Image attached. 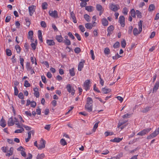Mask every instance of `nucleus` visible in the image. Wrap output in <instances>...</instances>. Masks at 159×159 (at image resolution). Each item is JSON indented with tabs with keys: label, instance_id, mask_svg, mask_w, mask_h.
<instances>
[{
	"label": "nucleus",
	"instance_id": "nucleus-20",
	"mask_svg": "<svg viewBox=\"0 0 159 159\" xmlns=\"http://www.w3.org/2000/svg\"><path fill=\"white\" fill-rule=\"evenodd\" d=\"M123 138H115L113 139H111L110 141L112 142L119 143L122 140Z\"/></svg>",
	"mask_w": 159,
	"mask_h": 159
},
{
	"label": "nucleus",
	"instance_id": "nucleus-10",
	"mask_svg": "<svg viewBox=\"0 0 159 159\" xmlns=\"http://www.w3.org/2000/svg\"><path fill=\"white\" fill-rule=\"evenodd\" d=\"M49 13L50 16L52 17H54V18L57 17V11L56 10H54L53 11H49Z\"/></svg>",
	"mask_w": 159,
	"mask_h": 159
},
{
	"label": "nucleus",
	"instance_id": "nucleus-30",
	"mask_svg": "<svg viewBox=\"0 0 159 159\" xmlns=\"http://www.w3.org/2000/svg\"><path fill=\"white\" fill-rule=\"evenodd\" d=\"M131 16L133 17L134 18H135L136 17V13L135 10L134 9H132L130 11Z\"/></svg>",
	"mask_w": 159,
	"mask_h": 159
},
{
	"label": "nucleus",
	"instance_id": "nucleus-42",
	"mask_svg": "<svg viewBox=\"0 0 159 159\" xmlns=\"http://www.w3.org/2000/svg\"><path fill=\"white\" fill-rule=\"evenodd\" d=\"M6 54L8 56H11V50L8 49H7L6 50Z\"/></svg>",
	"mask_w": 159,
	"mask_h": 159
},
{
	"label": "nucleus",
	"instance_id": "nucleus-43",
	"mask_svg": "<svg viewBox=\"0 0 159 159\" xmlns=\"http://www.w3.org/2000/svg\"><path fill=\"white\" fill-rule=\"evenodd\" d=\"M126 44V41L125 39H123L121 42V46L123 48H125Z\"/></svg>",
	"mask_w": 159,
	"mask_h": 159
},
{
	"label": "nucleus",
	"instance_id": "nucleus-15",
	"mask_svg": "<svg viewBox=\"0 0 159 159\" xmlns=\"http://www.w3.org/2000/svg\"><path fill=\"white\" fill-rule=\"evenodd\" d=\"M6 125L7 123L5 120L2 118L0 121V125L2 127L4 128L6 126Z\"/></svg>",
	"mask_w": 159,
	"mask_h": 159
},
{
	"label": "nucleus",
	"instance_id": "nucleus-45",
	"mask_svg": "<svg viewBox=\"0 0 159 159\" xmlns=\"http://www.w3.org/2000/svg\"><path fill=\"white\" fill-rule=\"evenodd\" d=\"M20 63L21 65V66H22V68H24V60L23 58L21 57V56H20Z\"/></svg>",
	"mask_w": 159,
	"mask_h": 159
},
{
	"label": "nucleus",
	"instance_id": "nucleus-27",
	"mask_svg": "<svg viewBox=\"0 0 159 159\" xmlns=\"http://www.w3.org/2000/svg\"><path fill=\"white\" fill-rule=\"evenodd\" d=\"M102 90L103 93L106 94L109 93L111 90L109 89H107L105 88H102Z\"/></svg>",
	"mask_w": 159,
	"mask_h": 159
},
{
	"label": "nucleus",
	"instance_id": "nucleus-60",
	"mask_svg": "<svg viewBox=\"0 0 159 159\" xmlns=\"http://www.w3.org/2000/svg\"><path fill=\"white\" fill-rule=\"evenodd\" d=\"M87 2H82L80 4V6L82 7H85L86 6V5H87Z\"/></svg>",
	"mask_w": 159,
	"mask_h": 159
},
{
	"label": "nucleus",
	"instance_id": "nucleus-49",
	"mask_svg": "<svg viewBox=\"0 0 159 159\" xmlns=\"http://www.w3.org/2000/svg\"><path fill=\"white\" fill-rule=\"evenodd\" d=\"M79 29L82 32H84L85 30V29L84 26L82 25H80L79 26Z\"/></svg>",
	"mask_w": 159,
	"mask_h": 159
},
{
	"label": "nucleus",
	"instance_id": "nucleus-14",
	"mask_svg": "<svg viewBox=\"0 0 159 159\" xmlns=\"http://www.w3.org/2000/svg\"><path fill=\"white\" fill-rule=\"evenodd\" d=\"M70 16L71 17L73 21L75 23H77V20L75 17V15L73 11H72L70 13Z\"/></svg>",
	"mask_w": 159,
	"mask_h": 159
},
{
	"label": "nucleus",
	"instance_id": "nucleus-6",
	"mask_svg": "<svg viewBox=\"0 0 159 159\" xmlns=\"http://www.w3.org/2000/svg\"><path fill=\"white\" fill-rule=\"evenodd\" d=\"M15 119L14 118H13L12 117H10L8 119L7 121V125L9 126H12L15 123Z\"/></svg>",
	"mask_w": 159,
	"mask_h": 159
},
{
	"label": "nucleus",
	"instance_id": "nucleus-36",
	"mask_svg": "<svg viewBox=\"0 0 159 159\" xmlns=\"http://www.w3.org/2000/svg\"><path fill=\"white\" fill-rule=\"evenodd\" d=\"M151 108V107H147L142 110V112L143 113H146L150 110Z\"/></svg>",
	"mask_w": 159,
	"mask_h": 159
},
{
	"label": "nucleus",
	"instance_id": "nucleus-19",
	"mask_svg": "<svg viewBox=\"0 0 159 159\" xmlns=\"http://www.w3.org/2000/svg\"><path fill=\"white\" fill-rule=\"evenodd\" d=\"M159 82H157L155 84L154 86L152 92L153 93L156 92L159 87Z\"/></svg>",
	"mask_w": 159,
	"mask_h": 159
},
{
	"label": "nucleus",
	"instance_id": "nucleus-38",
	"mask_svg": "<svg viewBox=\"0 0 159 159\" xmlns=\"http://www.w3.org/2000/svg\"><path fill=\"white\" fill-rule=\"evenodd\" d=\"M96 8L98 11H101L102 9V6L100 4H97L96 5Z\"/></svg>",
	"mask_w": 159,
	"mask_h": 159
},
{
	"label": "nucleus",
	"instance_id": "nucleus-59",
	"mask_svg": "<svg viewBox=\"0 0 159 159\" xmlns=\"http://www.w3.org/2000/svg\"><path fill=\"white\" fill-rule=\"evenodd\" d=\"M80 51V49L79 48H76L74 49L75 52L76 53H79Z\"/></svg>",
	"mask_w": 159,
	"mask_h": 159
},
{
	"label": "nucleus",
	"instance_id": "nucleus-18",
	"mask_svg": "<svg viewBox=\"0 0 159 159\" xmlns=\"http://www.w3.org/2000/svg\"><path fill=\"white\" fill-rule=\"evenodd\" d=\"M102 23L104 26H107L108 25V22L106 18H103L102 20Z\"/></svg>",
	"mask_w": 159,
	"mask_h": 159
},
{
	"label": "nucleus",
	"instance_id": "nucleus-2",
	"mask_svg": "<svg viewBox=\"0 0 159 159\" xmlns=\"http://www.w3.org/2000/svg\"><path fill=\"white\" fill-rule=\"evenodd\" d=\"M109 8L110 10L116 12L119 9L120 7L118 5H115L114 4H110L109 5Z\"/></svg>",
	"mask_w": 159,
	"mask_h": 159
},
{
	"label": "nucleus",
	"instance_id": "nucleus-58",
	"mask_svg": "<svg viewBox=\"0 0 159 159\" xmlns=\"http://www.w3.org/2000/svg\"><path fill=\"white\" fill-rule=\"evenodd\" d=\"M90 53L91 55V57L92 60H94L95 59V56L94 54V52L93 50H91L90 51Z\"/></svg>",
	"mask_w": 159,
	"mask_h": 159
},
{
	"label": "nucleus",
	"instance_id": "nucleus-34",
	"mask_svg": "<svg viewBox=\"0 0 159 159\" xmlns=\"http://www.w3.org/2000/svg\"><path fill=\"white\" fill-rule=\"evenodd\" d=\"M15 48L17 53H19L21 51V48L19 45H16L15 46Z\"/></svg>",
	"mask_w": 159,
	"mask_h": 159
},
{
	"label": "nucleus",
	"instance_id": "nucleus-40",
	"mask_svg": "<svg viewBox=\"0 0 159 159\" xmlns=\"http://www.w3.org/2000/svg\"><path fill=\"white\" fill-rule=\"evenodd\" d=\"M25 21L26 22V26H29L30 24V19L28 18H26L25 19Z\"/></svg>",
	"mask_w": 159,
	"mask_h": 159
},
{
	"label": "nucleus",
	"instance_id": "nucleus-16",
	"mask_svg": "<svg viewBox=\"0 0 159 159\" xmlns=\"http://www.w3.org/2000/svg\"><path fill=\"white\" fill-rule=\"evenodd\" d=\"M95 25H93L92 23H87L85 24V27L89 30H91L92 29V27Z\"/></svg>",
	"mask_w": 159,
	"mask_h": 159
},
{
	"label": "nucleus",
	"instance_id": "nucleus-39",
	"mask_svg": "<svg viewBox=\"0 0 159 159\" xmlns=\"http://www.w3.org/2000/svg\"><path fill=\"white\" fill-rule=\"evenodd\" d=\"M155 8V6L153 4H151L148 8V10L150 11H151L154 10Z\"/></svg>",
	"mask_w": 159,
	"mask_h": 159
},
{
	"label": "nucleus",
	"instance_id": "nucleus-61",
	"mask_svg": "<svg viewBox=\"0 0 159 159\" xmlns=\"http://www.w3.org/2000/svg\"><path fill=\"white\" fill-rule=\"evenodd\" d=\"M106 136H107L109 135H112L113 134V132H109L107 131L106 132L104 133Z\"/></svg>",
	"mask_w": 159,
	"mask_h": 159
},
{
	"label": "nucleus",
	"instance_id": "nucleus-62",
	"mask_svg": "<svg viewBox=\"0 0 159 159\" xmlns=\"http://www.w3.org/2000/svg\"><path fill=\"white\" fill-rule=\"evenodd\" d=\"M36 105V103L34 101H32L31 102V107H35Z\"/></svg>",
	"mask_w": 159,
	"mask_h": 159
},
{
	"label": "nucleus",
	"instance_id": "nucleus-46",
	"mask_svg": "<svg viewBox=\"0 0 159 159\" xmlns=\"http://www.w3.org/2000/svg\"><path fill=\"white\" fill-rule=\"evenodd\" d=\"M120 46V43L118 42H116L113 45V47L115 48H118Z\"/></svg>",
	"mask_w": 159,
	"mask_h": 159
},
{
	"label": "nucleus",
	"instance_id": "nucleus-33",
	"mask_svg": "<svg viewBox=\"0 0 159 159\" xmlns=\"http://www.w3.org/2000/svg\"><path fill=\"white\" fill-rule=\"evenodd\" d=\"M24 131V129L23 128L20 129H17L16 130L14 133H23Z\"/></svg>",
	"mask_w": 159,
	"mask_h": 159
},
{
	"label": "nucleus",
	"instance_id": "nucleus-51",
	"mask_svg": "<svg viewBox=\"0 0 159 159\" xmlns=\"http://www.w3.org/2000/svg\"><path fill=\"white\" fill-rule=\"evenodd\" d=\"M31 61L32 64H34V62L35 65L37 64L36 59L35 58H34L33 57H31Z\"/></svg>",
	"mask_w": 159,
	"mask_h": 159
},
{
	"label": "nucleus",
	"instance_id": "nucleus-24",
	"mask_svg": "<svg viewBox=\"0 0 159 159\" xmlns=\"http://www.w3.org/2000/svg\"><path fill=\"white\" fill-rule=\"evenodd\" d=\"M85 9L89 12H90L93 10V7L91 6H86L85 7Z\"/></svg>",
	"mask_w": 159,
	"mask_h": 159
},
{
	"label": "nucleus",
	"instance_id": "nucleus-28",
	"mask_svg": "<svg viewBox=\"0 0 159 159\" xmlns=\"http://www.w3.org/2000/svg\"><path fill=\"white\" fill-rule=\"evenodd\" d=\"M75 69L73 68L69 70V73L71 76H73L75 75V73L74 72Z\"/></svg>",
	"mask_w": 159,
	"mask_h": 159
},
{
	"label": "nucleus",
	"instance_id": "nucleus-35",
	"mask_svg": "<svg viewBox=\"0 0 159 159\" xmlns=\"http://www.w3.org/2000/svg\"><path fill=\"white\" fill-rule=\"evenodd\" d=\"M34 130H32L28 132V138L30 139L31 138V134L33 135L34 134Z\"/></svg>",
	"mask_w": 159,
	"mask_h": 159
},
{
	"label": "nucleus",
	"instance_id": "nucleus-12",
	"mask_svg": "<svg viewBox=\"0 0 159 159\" xmlns=\"http://www.w3.org/2000/svg\"><path fill=\"white\" fill-rule=\"evenodd\" d=\"M81 62H80L78 66V70L81 71L82 70V69L84 67V63H85V61L84 60H82Z\"/></svg>",
	"mask_w": 159,
	"mask_h": 159
},
{
	"label": "nucleus",
	"instance_id": "nucleus-52",
	"mask_svg": "<svg viewBox=\"0 0 159 159\" xmlns=\"http://www.w3.org/2000/svg\"><path fill=\"white\" fill-rule=\"evenodd\" d=\"M99 123V121L97 123H96L94 125L93 129V132H95L96 129L98 128V124Z\"/></svg>",
	"mask_w": 159,
	"mask_h": 159
},
{
	"label": "nucleus",
	"instance_id": "nucleus-63",
	"mask_svg": "<svg viewBox=\"0 0 159 159\" xmlns=\"http://www.w3.org/2000/svg\"><path fill=\"white\" fill-rule=\"evenodd\" d=\"M93 89L94 91H97L98 93H100V91L99 90L98 88L96 87V84H95L93 86Z\"/></svg>",
	"mask_w": 159,
	"mask_h": 159
},
{
	"label": "nucleus",
	"instance_id": "nucleus-57",
	"mask_svg": "<svg viewBox=\"0 0 159 159\" xmlns=\"http://www.w3.org/2000/svg\"><path fill=\"white\" fill-rule=\"evenodd\" d=\"M11 19V16L10 15L7 16L6 18L5 22H8L10 21Z\"/></svg>",
	"mask_w": 159,
	"mask_h": 159
},
{
	"label": "nucleus",
	"instance_id": "nucleus-50",
	"mask_svg": "<svg viewBox=\"0 0 159 159\" xmlns=\"http://www.w3.org/2000/svg\"><path fill=\"white\" fill-rule=\"evenodd\" d=\"M24 86L26 87H28L30 86V84L27 80H26L25 81Z\"/></svg>",
	"mask_w": 159,
	"mask_h": 159
},
{
	"label": "nucleus",
	"instance_id": "nucleus-5",
	"mask_svg": "<svg viewBox=\"0 0 159 159\" xmlns=\"http://www.w3.org/2000/svg\"><path fill=\"white\" fill-rule=\"evenodd\" d=\"M66 89L67 91L69 93H71V94L72 95H74L75 94V90L72 88L70 84H68L66 86Z\"/></svg>",
	"mask_w": 159,
	"mask_h": 159
},
{
	"label": "nucleus",
	"instance_id": "nucleus-3",
	"mask_svg": "<svg viewBox=\"0 0 159 159\" xmlns=\"http://www.w3.org/2000/svg\"><path fill=\"white\" fill-rule=\"evenodd\" d=\"M151 130V128H148L143 129V130L139 132L137 135H138L143 136L148 134Z\"/></svg>",
	"mask_w": 159,
	"mask_h": 159
},
{
	"label": "nucleus",
	"instance_id": "nucleus-13",
	"mask_svg": "<svg viewBox=\"0 0 159 159\" xmlns=\"http://www.w3.org/2000/svg\"><path fill=\"white\" fill-rule=\"evenodd\" d=\"M26 67L28 70L31 71V74L34 73V71L33 69H32L31 67L30 66V64L29 63H27L26 64Z\"/></svg>",
	"mask_w": 159,
	"mask_h": 159
},
{
	"label": "nucleus",
	"instance_id": "nucleus-8",
	"mask_svg": "<svg viewBox=\"0 0 159 159\" xmlns=\"http://www.w3.org/2000/svg\"><path fill=\"white\" fill-rule=\"evenodd\" d=\"M46 141L42 138L41 139L40 141V144L38 147L39 149H41L44 148L45 147Z\"/></svg>",
	"mask_w": 159,
	"mask_h": 159
},
{
	"label": "nucleus",
	"instance_id": "nucleus-26",
	"mask_svg": "<svg viewBox=\"0 0 159 159\" xmlns=\"http://www.w3.org/2000/svg\"><path fill=\"white\" fill-rule=\"evenodd\" d=\"M56 39L59 42H61L62 41L63 38L62 37L61 35H57L56 37Z\"/></svg>",
	"mask_w": 159,
	"mask_h": 159
},
{
	"label": "nucleus",
	"instance_id": "nucleus-9",
	"mask_svg": "<svg viewBox=\"0 0 159 159\" xmlns=\"http://www.w3.org/2000/svg\"><path fill=\"white\" fill-rule=\"evenodd\" d=\"M35 11V9L34 6H32L29 7V11L30 15L32 16Z\"/></svg>",
	"mask_w": 159,
	"mask_h": 159
},
{
	"label": "nucleus",
	"instance_id": "nucleus-25",
	"mask_svg": "<svg viewBox=\"0 0 159 159\" xmlns=\"http://www.w3.org/2000/svg\"><path fill=\"white\" fill-rule=\"evenodd\" d=\"M159 134V128H158L154 132L152 133L151 134L152 135L153 137H155L157 135Z\"/></svg>",
	"mask_w": 159,
	"mask_h": 159
},
{
	"label": "nucleus",
	"instance_id": "nucleus-1",
	"mask_svg": "<svg viewBox=\"0 0 159 159\" xmlns=\"http://www.w3.org/2000/svg\"><path fill=\"white\" fill-rule=\"evenodd\" d=\"M142 20H140L139 23V31L136 28H134L133 30V34L134 35L136 36L139 34L142 31Z\"/></svg>",
	"mask_w": 159,
	"mask_h": 159
},
{
	"label": "nucleus",
	"instance_id": "nucleus-31",
	"mask_svg": "<svg viewBox=\"0 0 159 159\" xmlns=\"http://www.w3.org/2000/svg\"><path fill=\"white\" fill-rule=\"evenodd\" d=\"M114 27L113 26V25H111L110 26H109L108 28L107 29V32H110L111 33H112L113 31L114 30Z\"/></svg>",
	"mask_w": 159,
	"mask_h": 159
},
{
	"label": "nucleus",
	"instance_id": "nucleus-53",
	"mask_svg": "<svg viewBox=\"0 0 159 159\" xmlns=\"http://www.w3.org/2000/svg\"><path fill=\"white\" fill-rule=\"evenodd\" d=\"M136 14L139 18H140L141 17V13L140 11L138 10H136Z\"/></svg>",
	"mask_w": 159,
	"mask_h": 159
},
{
	"label": "nucleus",
	"instance_id": "nucleus-23",
	"mask_svg": "<svg viewBox=\"0 0 159 159\" xmlns=\"http://www.w3.org/2000/svg\"><path fill=\"white\" fill-rule=\"evenodd\" d=\"M93 101L92 98L90 97H88L87 99V103L86 104L93 105Z\"/></svg>",
	"mask_w": 159,
	"mask_h": 159
},
{
	"label": "nucleus",
	"instance_id": "nucleus-4",
	"mask_svg": "<svg viewBox=\"0 0 159 159\" xmlns=\"http://www.w3.org/2000/svg\"><path fill=\"white\" fill-rule=\"evenodd\" d=\"M90 81L89 80H85L84 83V89L87 91L89 89Z\"/></svg>",
	"mask_w": 159,
	"mask_h": 159
},
{
	"label": "nucleus",
	"instance_id": "nucleus-54",
	"mask_svg": "<svg viewBox=\"0 0 159 159\" xmlns=\"http://www.w3.org/2000/svg\"><path fill=\"white\" fill-rule=\"evenodd\" d=\"M41 26L43 28H45L47 26L46 23L44 21H41L40 22Z\"/></svg>",
	"mask_w": 159,
	"mask_h": 159
},
{
	"label": "nucleus",
	"instance_id": "nucleus-37",
	"mask_svg": "<svg viewBox=\"0 0 159 159\" xmlns=\"http://www.w3.org/2000/svg\"><path fill=\"white\" fill-rule=\"evenodd\" d=\"M48 4L46 2H44L42 4V8L44 9H46L47 8Z\"/></svg>",
	"mask_w": 159,
	"mask_h": 159
},
{
	"label": "nucleus",
	"instance_id": "nucleus-11",
	"mask_svg": "<svg viewBox=\"0 0 159 159\" xmlns=\"http://www.w3.org/2000/svg\"><path fill=\"white\" fill-rule=\"evenodd\" d=\"M86 110L89 112H91L93 110V105L86 104L85 105Z\"/></svg>",
	"mask_w": 159,
	"mask_h": 159
},
{
	"label": "nucleus",
	"instance_id": "nucleus-44",
	"mask_svg": "<svg viewBox=\"0 0 159 159\" xmlns=\"http://www.w3.org/2000/svg\"><path fill=\"white\" fill-rule=\"evenodd\" d=\"M44 155L43 153L41 154H38L36 157L37 159H42L44 158Z\"/></svg>",
	"mask_w": 159,
	"mask_h": 159
},
{
	"label": "nucleus",
	"instance_id": "nucleus-56",
	"mask_svg": "<svg viewBox=\"0 0 159 159\" xmlns=\"http://www.w3.org/2000/svg\"><path fill=\"white\" fill-rule=\"evenodd\" d=\"M133 29V27L132 26H130L129 27L128 30V33L129 34H131L132 33V30Z\"/></svg>",
	"mask_w": 159,
	"mask_h": 159
},
{
	"label": "nucleus",
	"instance_id": "nucleus-48",
	"mask_svg": "<svg viewBox=\"0 0 159 159\" xmlns=\"http://www.w3.org/2000/svg\"><path fill=\"white\" fill-rule=\"evenodd\" d=\"M64 42L66 45H70L71 44L70 41L69 39L64 40Z\"/></svg>",
	"mask_w": 159,
	"mask_h": 159
},
{
	"label": "nucleus",
	"instance_id": "nucleus-22",
	"mask_svg": "<svg viewBox=\"0 0 159 159\" xmlns=\"http://www.w3.org/2000/svg\"><path fill=\"white\" fill-rule=\"evenodd\" d=\"M38 38L40 41L42 43L43 42L42 36V32L40 30H39L38 31Z\"/></svg>",
	"mask_w": 159,
	"mask_h": 159
},
{
	"label": "nucleus",
	"instance_id": "nucleus-32",
	"mask_svg": "<svg viewBox=\"0 0 159 159\" xmlns=\"http://www.w3.org/2000/svg\"><path fill=\"white\" fill-rule=\"evenodd\" d=\"M104 53L105 55H108L110 53V50L108 48H106L104 50Z\"/></svg>",
	"mask_w": 159,
	"mask_h": 159
},
{
	"label": "nucleus",
	"instance_id": "nucleus-47",
	"mask_svg": "<svg viewBox=\"0 0 159 159\" xmlns=\"http://www.w3.org/2000/svg\"><path fill=\"white\" fill-rule=\"evenodd\" d=\"M128 12V10L126 7H125L124 8H123L122 12L124 15H127Z\"/></svg>",
	"mask_w": 159,
	"mask_h": 159
},
{
	"label": "nucleus",
	"instance_id": "nucleus-21",
	"mask_svg": "<svg viewBox=\"0 0 159 159\" xmlns=\"http://www.w3.org/2000/svg\"><path fill=\"white\" fill-rule=\"evenodd\" d=\"M13 148L11 147L10 148L9 150L8 151V152L6 154V156H10L12 155L13 154Z\"/></svg>",
	"mask_w": 159,
	"mask_h": 159
},
{
	"label": "nucleus",
	"instance_id": "nucleus-17",
	"mask_svg": "<svg viewBox=\"0 0 159 159\" xmlns=\"http://www.w3.org/2000/svg\"><path fill=\"white\" fill-rule=\"evenodd\" d=\"M47 43L49 46H53L55 44V43L54 41L52 39H47Z\"/></svg>",
	"mask_w": 159,
	"mask_h": 159
},
{
	"label": "nucleus",
	"instance_id": "nucleus-41",
	"mask_svg": "<svg viewBox=\"0 0 159 159\" xmlns=\"http://www.w3.org/2000/svg\"><path fill=\"white\" fill-rule=\"evenodd\" d=\"M60 142L61 144L63 146H65L67 144L66 141L63 139H61Z\"/></svg>",
	"mask_w": 159,
	"mask_h": 159
},
{
	"label": "nucleus",
	"instance_id": "nucleus-64",
	"mask_svg": "<svg viewBox=\"0 0 159 159\" xmlns=\"http://www.w3.org/2000/svg\"><path fill=\"white\" fill-rule=\"evenodd\" d=\"M68 35L72 39H75V37L70 32L68 33Z\"/></svg>",
	"mask_w": 159,
	"mask_h": 159
},
{
	"label": "nucleus",
	"instance_id": "nucleus-7",
	"mask_svg": "<svg viewBox=\"0 0 159 159\" xmlns=\"http://www.w3.org/2000/svg\"><path fill=\"white\" fill-rule=\"evenodd\" d=\"M119 22L122 27H124L125 25V18L123 16H120L119 18Z\"/></svg>",
	"mask_w": 159,
	"mask_h": 159
},
{
	"label": "nucleus",
	"instance_id": "nucleus-55",
	"mask_svg": "<svg viewBox=\"0 0 159 159\" xmlns=\"http://www.w3.org/2000/svg\"><path fill=\"white\" fill-rule=\"evenodd\" d=\"M14 94L15 95H17L18 94L19 91L16 86L14 87Z\"/></svg>",
	"mask_w": 159,
	"mask_h": 159
},
{
	"label": "nucleus",
	"instance_id": "nucleus-29",
	"mask_svg": "<svg viewBox=\"0 0 159 159\" xmlns=\"http://www.w3.org/2000/svg\"><path fill=\"white\" fill-rule=\"evenodd\" d=\"M84 19L87 21L89 22L90 21V18L89 16L87 14H85L84 15Z\"/></svg>",
	"mask_w": 159,
	"mask_h": 159
}]
</instances>
